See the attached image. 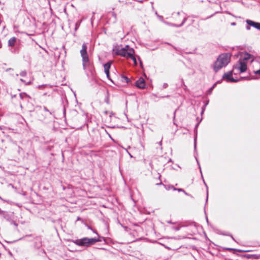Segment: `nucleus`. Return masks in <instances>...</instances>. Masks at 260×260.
<instances>
[{
	"mask_svg": "<svg viewBox=\"0 0 260 260\" xmlns=\"http://www.w3.org/2000/svg\"><path fill=\"white\" fill-rule=\"evenodd\" d=\"M231 55L230 53H222L218 56L213 64L214 71L216 73L221 69L226 67L230 62Z\"/></svg>",
	"mask_w": 260,
	"mask_h": 260,
	"instance_id": "nucleus-1",
	"label": "nucleus"
},
{
	"mask_svg": "<svg viewBox=\"0 0 260 260\" xmlns=\"http://www.w3.org/2000/svg\"><path fill=\"white\" fill-rule=\"evenodd\" d=\"M113 51L117 55H119L122 57L128 58L129 57H131L133 54H135V50L134 49H131L130 50H126L124 49L120 48L119 46H116L113 49Z\"/></svg>",
	"mask_w": 260,
	"mask_h": 260,
	"instance_id": "nucleus-2",
	"label": "nucleus"
},
{
	"mask_svg": "<svg viewBox=\"0 0 260 260\" xmlns=\"http://www.w3.org/2000/svg\"><path fill=\"white\" fill-rule=\"evenodd\" d=\"M87 46L85 43H83L82 46V49L80 50V54L82 59L83 68L84 70L86 67L90 64L89 58L87 54Z\"/></svg>",
	"mask_w": 260,
	"mask_h": 260,
	"instance_id": "nucleus-3",
	"label": "nucleus"
},
{
	"mask_svg": "<svg viewBox=\"0 0 260 260\" xmlns=\"http://www.w3.org/2000/svg\"><path fill=\"white\" fill-rule=\"evenodd\" d=\"M96 241L95 238H83L76 240L74 243L78 246L89 247L94 244Z\"/></svg>",
	"mask_w": 260,
	"mask_h": 260,
	"instance_id": "nucleus-4",
	"label": "nucleus"
},
{
	"mask_svg": "<svg viewBox=\"0 0 260 260\" xmlns=\"http://www.w3.org/2000/svg\"><path fill=\"white\" fill-rule=\"evenodd\" d=\"M247 69L246 62L239 60V61L234 66L233 70H237L240 73L245 72Z\"/></svg>",
	"mask_w": 260,
	"mask_h": 260,
	"instance_id": "nucleus-5",
	"label": "nucleus"
},
{
	"mask_svg": "<svg viewBox=\"0 0 260 260\" xmlns=\"http://www.w3.org/2000/svg\"><path fill=\"white\" fill-rule=\"evenodd\" d=\"M233 71H230L226 73H224L222 76V79H225L227 82H236L239 81L238 79H235L233 77Z\"/></svg>",
	"mask_w": 260,
	"mask_h": 260,
	"instance_id": "nucleus-6",
	"label": "nucleus"
},
{
	"mask_svg": "<svg viewBox=\"0 0 260 260\" xmlns=\"http://www.w3.org/2000/svg\"><path fill=\"white\" fill-rule=\"evenodd\" d=\"M136 86L140 89L146 88V82L145 80L141 77L135 83Z\"/></svg>",
	"mask_w": 260,
	"mask_h": 260,
	"instance_id": "nucleus-7",
	"label": "nucleus"
},
{
	"mask_svg": "<svg viewBox=\"0 0 260 260\" xmlns=\"http://www.w3.org/2000/svg\"><path fill=\"white\" fill-rule=\"evenodd\" d=\"M252 57H253V56L251 54H250L247 52H244V53H242L240 55V57L239 60H241V61H243L246 62V61L252 58Z\"/></svg>",
	"mask_w": 260,
	"mask_h": 260,
	"instance_id": "nucleus-8",
	"label": "nucleus"
},
{
	"mask_svg": "<svg viewBox=\"0 0 260 260\" xmlns=\"http://www.w3.org/2000/svg\"><path fill=\"white\" fill-rule=\"evenodd\" d=\"M112 62L111 61H108L106 63L104 66V71L105 73L106 74V76L109 80H111L110 77V69L111 68Z\"/></svg>",
	"mask_w": 260,
	"mask_h": 260,
	"instance_id": "nucleus-9",
	"label": "nucleus"
},
{
	"mask_svg": "<svg viewBox=\"0 0 260 260\" xmlns=\"http://www.w3.org/2000/svg\"><path fill=\"white\" fill-rule=\"evenodd\" d=\"M246 22L247 24L248 25H250V26H252L258 30H260V23L259 22H256L255 21H253L252 20L247 19L246 20Z\"/></svg>",
	"mask_w": 260,
	"mask_h": 260,
	"instance_id": "nucleus-10",
	"label": "nucleus"
},
{
	"mask_svg": "<svg viewBox=\"0 0 260 260\" xmlns=\"http://www.w3.org/2000/svg\"><path fill=\"white\" fill-rule=\"evenodd\" d=\"M0 215L2 216L5 219L9 221L11 217L10 214L6 211H3L0 209Z\"/></svg>",
	"mask_w": 260,
	"mask_h": 260,
	"instance_id": "nucleus-11",
	"label": "nucleus"
},
{
	"mask_svg": "<svg viewBox=\"0 0 260 260\" xmlns=\"http://www.w3.org/2000/svg\"><path fill=\"white\" fill-rule=\"evenodd\" d=\"M17 40V38L14 37L10 39L8 41V46L14 47L15 45Z\"/></svg>",
	"mask_w": 260,
	"mask_h": 260,
	"instance_id": "nucleus-12",
	"label": "nucleus"
},
{
	"mask_svg": "<svg viewBox=\"0 0 260 260\" xmlns=\"http://www.w3.org/2000/svg\"><path fill=\"white\" fill-rule=\"evenodd\" d=\"M19 97L21 100L26 101H28V99L30 98L29 96L25 92L20 93L19 94Z\"/></svg>",
	"mask_w": 260,
	"mask_h": 260,
	"instance_id": "nucleus-13",
	"label": "nucleus"
},
{
	"mask_svg": "<svg viewBox=\"0 0 260 260\" xmlns=\"http://www.w3.org/2000/svg\"><path fill=\"white\" fill-rule=\"evenodd\" d=\"M121 81L123 82H125V83H128L131 81L130 79L128 77H127L126 76H125L124 75H121Z\"/></svg>",
	"mask_w": 260,
	"mask_h": 260,
	"instance_id": "nucleus-14",
	"label": "nucleus"
},
{
	"mask_svg": "<svg viewBox=\"0 0 260 260\" xmlns=\"http://www.w3.org/2000/svg\"><path fill=\"white\" fill-rule=\"evenodd\" d=\"M186 20H187V18L185 17V18H184V19H183V21H182V23L181 24H178V25H177V24H173V26H174L177 27H181L185 23Z\"/></svg>",
	"mask_w": 260,
	"mask_h": 260,
	"instance_id": "nucleus-15",
	"label": "nucleus"
},
{
	"mask_svg": "<svg viewBox=\"0 0 260 260\" xmlns=\"http://www.w3.org/2000/svg\"><path fill=\"white\" fill-rule=\"evenodd\" d=\"M221 82V81H217L216 83H214L213 86L210 88L208 90V92L209 94H210L211 92H212V91L213 90V89L215 88V87L216 86V84L217 83H219Z\"/></svg>",
	"mask_w": 260,
	"mask_h": 260,
	"instance_id": "nucleus-16",
	"label": "nucleus"
},
{
	"mask_svg": "<svg viewBox=\"0 0 260 260\" xmlns=\"http://www.w3.org/2000/svg\"><path fill=\"white\" fill-rule=\"evenodd\" d=\"M128 58H131L133 60L135 66L137 65L136 57L134 55V54H133L131 57H129Z\"/></svg>",
	"mask_w": 260,
	"mask_h": 260,
	"instance_id": "nucleus-17",
	"label": "nucleus"
},
{
	"mask_svg": "<svg viewBox=\"0 0 260 260\" xmlns=\"http://www.w3.org/2000/svg\"><path fill=\"white\" fill-rule=\"evenodd\" d=\"M166 188V189L167 190H170L171 189H173L174 190V188H175L174 186H173V185H164Z\"/></svg>",
	"mask_w": 260,
	"mask_h": 260,
	"instance_id": "nucleus-18",
	"label": "nucleus"
},
{
	"mask_svg": "<svg viewBox=\"0 0 260 260\" xmlns=\"http://www.w3.org/2000/svg\"><path fill=\"white\" fill-rule=\"evenodd\" d=\"M27 75V72L26 71H23L22 72H21V73H20V75L22 77H25Z\"/></svg>",
	"mask_w": 260,
	"mask_h": 260,
	"instance_id": "nucleus-19",
	"label": "nucleus"
},
{
	"mask_svg": "<svg viewBox=\"0 0 260 260\" xmlns=\"http://www.w3.org/2000/svg\"><path fill=\"white\" fill-rule=\"evenodd\" d=\"M20 81L22 82H23L25 83V85H30L32 83V82L31 81H29L28 82H26L25 81L22 79H20Z\"/></svg>",
	"mask_w": 260,
	"mask_h": 260,
	"instance_id": "nucleus-20",
	"label": "nucleus"
},
{
	"mask_svg": "<svg viewBox=\"0 0 260 260\" xmlns=\"http://www.w3.org/2000/svg\"><path fill=\"white\" fill-rule=\"evenodd\" d=\"M95 240H96V242H101L102 241V240H105V239L104 237H100L99 236V238H95Z\"/></svg>",
	"mask_w": 260,
	"mask_h": 260,
	"instance_id": "nucleus-21",
	"label": "nucleus"
},
{
	"mask_svg": "<svg viewBox=\"0 0 260 260\" xmlns=\"http://www.w3.org/2000/svg\"><path fill=\"white\" fill-rule=\"evenodd\" d=\"M174 190H177L179 192H185V190L182 188H174Z\"/></svg>",
	"mask_w": 260,
	"mask_h": 260,
	"instance_id": "nucleus-22",
	"label": "nucleus"
},
{
	"mask_svg": "<svg viewBox=\"0 0 260 260\" xmlns=\"http://www.w3.org/2000/svg\"><path fill=\"white\" fill-rule=\"evenodd\" d=\"M204 183L205 184V185H206V188H207V198H206V202H207V201H208V186L206 184V183H205V181L204 180Z\"/></svg>",
	"mask_w": 260,
	"mask_h": 260,
	"instance_id": "nucleus-23",
	"label": "nucleus"
},
{
	"mask_svg": "<svg viewBox=\"0 0 260 260\" xmlns=\"http://www.w3.org/2000/svg\"><path fill=\"white\" fill-rule=\"evenodd\" d=\"M207 106V104H205L202 108V111H201V114L202 115L204 111L205 110L206 107Z\"/></svg>",
	"mask_w": 260,
	"mask_h": 260,
	"instance_id": "nucleus-24",
	"label": "nucleus"
},
{
	"mask_svg": "<svg viewBox=\"0 0 260 260\" xmlns=\"http://www.w3.org/2000/svg\"><path fill=\"white\" fill-rule=\"evenodd\" d=\"M122 49H124L125 50H126V51L127 50H130L131 49H133L132 48H131L129 45H126L124 47H122Z\"/></svg>",
	"mask_w": 260,
	"mask_h": 260,
	"instance_id": "nucleus-25",
	"label": "nucleus"
},
{
	"mask_svg": "<svg viewBox=\"0 0 260 260\" xmlns=\"http://www.w3.org/2000/svg\"><path fill=\"white\" fill-rule=\"evenodd\" d=\"M195 158H196V160H197V163H198V165H199V169H200V172H201V174H202V176L203 177L202 173V171H201V166H200V165L199 162V161H198V158H197V157H196V156H195Z\"/></svg>",
	"mask_w": 260,
	"mask_h": 260,
	"instance_id": "nucleus-26",
	"label": "nucleus"
},
{
	"mask_svg": "<svg viewBox=\"0 0 260 260\" xmlns=\"http://www.w3.org/2000/svg\"><path fill=\"white\" fill-rule=\"evenodd\" d=\"M196 147H197V136H195L194 139V148L195 150L196 149Z\"/></svg>",
	"mask_w": 260,
	"mask_h": 260,
	"instance_id": "nucleus-27",
	"label": "nucleus"
},
{
	"mask_svg": "<svg viewBox=\"0 0 260 260\" xmlns=\"http://www.w3.org/2000/svg\"><path fill=\"white\" fill-rule=\"evenodd\" d=\"M43 109H44V110L45 112H48L50 115H51V114H52L51 112H50V111H49V110H48V109L46 107H44Z\"/></svg>",
	"mask_w": 260,
	"mask_h": 260,
	"instance_id": "nucleus-28",
	"label": "nucleus"
},
{
	"mask_svg": "<svg viewBox=\"0 0 260 260\" xmlns=\"http://www.w3.org/2000/svg\"><path fill=\"white\" fill-rule=\"evenodd\" d=\"M137 57H138V59L139 60L141 68H143V63H142V61H141V60L140 59V57L139 56H137Z\"/></svg>",
	"mask_w": 260,
	"mask_h": 260,
	"instance_id": "nucleus-29",
	"label": "nucleus"
},
{
	"mask_svg": "<svg viewBox=\"0 0 260 260\" xmlns=\"http://www.w3.org/2000/svg\"><path fill=\"white\" fill-rule=\"evenodd\" d=\"M199 123H200V122H198V123H197V124L196 125V126H195V128H194V132L196 133H197V127H198V126L199 125Z\"/></svg>",
	"mask_w": 260,
	"mask_h": 260,
	"instance_id": "nucleus-30",
	"label": "nucleus"
},
{
	"mask_svg": "<svg viewBox=\"0 0 260 260\" xmlns=\"http://www.w3.org/2000/svg\"><path fill=\"white\" fill-rule=\"evenodd\" d=\"M226 250H229V251H233V250H237L236 249L232 248H225Z\"/></svg>",
	"mask_w": 260,
	"mask_h": 260,
	"instance_id": "nucleus-31",
	"label": "nucleus"
},
{
	"mask_svg": "<svg viewBox=\"0 0 260 260\" xmlns=\"http://www.w3.org/2000/svg\"><path fill=\"white\" fill-rule=\"evenodd\" d=\"M168 84H167V83H164V84H163V85H162V87H163L164 88H167V87H168Z\"/></svg>",
	"mask_w": 260,
	"mask_h": 260,
	"instance_id": "nucleus-32",
	"label": "nucleus"
},
{
	"mask_svg": "<svg viewBox=\"0 0 260 260\" xmlns=\"http://www.w3.org/2000/svg\"><path fill=\"white\" fill-rule=\"evenodd\" d=\"M246 29L248 30H250V25H248L247 24V25L246 26Z\"/></svg>",
	"mask_w": 260,
	"mask_h": 260,
	"instance_id": "nucleus-33",
	"label": "nucleus"
},
{
	"mask_svg": "<svg viewBox=\"0 0 260 260\" xmlns=\"http://www.w3.org/2000/svg\"><path fill=\"white\" fill-rule=\"evenodd\" d=\"M16 95L15 94H11L12 99H14V98H16Z\"/></svg>",
	"mask_w": 260,
	"mask_h": 260,
	"instance_id": "nucleus-34",
	"label": "nucleus"
},
{
	"mask_svg": "<svg viewBox=\"0 0 260 260\" xmlns=\"http://www.w3.org/2000/svg\"><path fill=\"white\" fill-rule=\"evenodd\" d=\"M231 25L234 26V25H236V23L235 22H232V23H231Z\"/></svg>",
	"mask_w": 260,
	"mask_h": 260,
	"instance_id": "nucleus-35",
	"label": "nucleus"
},
{
	"mask_svg": "<svg viewBox=\"0 0 260 260\" xmlns=\"http://www.w3.org/2000/svg\"><path fill=\"white\" fill-rule=\"evenodd\" d=\"M161 184H162V183H161V182L160 181V183H156V185H161Z\"/></svg>",
	"mask_w": 260,
	"mask_h": 260,
	"instance_id": "nucleus-36",
	"label": "nucleus"
},
{
	"mask_svg": "<svg viewBox=\"0 0 260 260\" xmlns=\"http://www.w3.org/2000/svg\"><path fill=\"white\" fill-rule=\"evenodd\" d=\"M19 105H20V106L21 108H22V104L20 102L19 103Z\"/></svg>",
	"mask_w": 260,
	"mask_h": 260,
	"instance_id": "nucleus-37",
	"label": "nucleus"
},
{
	"mask_svg": "<svg viewBox=\"0 0 260 260\" xmlns=\"http://www.w3.org/2000/svg\"><path fill=\"white\" fill-rule=\"evenodd\" d=\"M230 236L231 237V238H232V239L234 241H235V239L234 238V237H233L232 235H230Z\"/></svg>",
	"mask_w": 260,
	"mask_h": 260,
	"instance_id": "nucleus-38",
	"label": "nucleus"
},
{
	"mask_svg": "<svg viewBox=\"0 0 260 260\" xmlns=\"http://www.w3.org/2000/svg\"><path fill=\"white\" fill-rule=\"evenodd\" d=\"M186 195L187 196H189V194L188 193H187L185 191V192H184Z\"/></svg>",
	"mask_w": 260,
	"mask_h": 260,
	"instance_id": "nucleus-39",
	"label": "nucleus"
},
{
	"mask_svg": "<svg viewBox=\"0 0 260 260\" xmlns=\"http://www.w3.org/2000/svg\"><path fill=\"white\" fill-rule=\"evenodd\" d=\"M186 195L187 196H189V194L188 193H187L185 191V192H184Z\"/></svg>",
	"mask_w": 260,
	"mask_h": 260,
	"instance_id": "nucleus-40",
	"label": "nucleus"
},
{
	"mask_svg": "<svg viewBox=\"0 0 260 260\" xmlns=\"http://www.w3.org/2000/svg\"><path fill=\"white\" fill-rule=\"evenodd\" d=\"M2 47V43L0 42V48H1Z\"/></svg>",
	"mask_w": 260,
	"mask_h": 260,
	"instance_id": "nucleus-41",
	"label": "nucleus"
},
{
	"mask_svg": "<svg viewBox=\"0 0 260 260\" xmlns=\"http://www.w3.org/2000/svg\"><path fill=\"white\" fill-rule=\"evenodd\" d=\"M206 218L207 222H208V217H207V216H206Z\"/></svg>",
	"mask_w": 260,
	"mask_h": 260,
	"instance_id": "nucleus-42",
	"label": "nucleus"
},
{
	"mask_svg": "<svg viewBox=\"0 0 260 260\" xmlns=\"http://www.w3.org/2000/svg\"><path fill=\"white\" fill-rule=\"evenodd\" d=\"M159 144L160 145H161V141H160L159 142Z\"/></svg>",
	"mask_w": 260,
	"mask_h": 260,
	"instance_id": "nucleus-43",
	"label": "nucleus"
},
{
	"mask_svg": "<svg viewBox=\"0 0 260 260\" xmlns=\"http://www.w3.org/2000/svg\"><path fill=\"white\" fill-rule=\"evenodd\" d=\"M80 218L79 217H78L77 218V220H80Z\"/></svg>",
	"mask_w": 260,
	"mask_h": 260,
	"instance_id": "nucleus-44",
	"label": "nucleus"
},
{
	"mask_svg": "<svg viewBox=\"0 0 260 260\" xmlns=\"http://www.w3.org/2000/svg\"><path fill=\"white\" fill-rule=\"evenodd\" d=\"M63 113H65V108H63Z\"/></svg>",
	"mask_w": 260,
	"mask_h": 260,
	"instance_id": "nucleus-45",
	"label": "nucleus"
},
{
	"mask_svg": "<svg viewBox=\"0 0 260 260\" xmlns=\"http://www.w3.org/2000/svg\"><path fill=\"white\" fill-rule=\"evenodd\" d=\"M179 230V228H176V230Z\"/></svg>",
	"mask_w": 260,
	"mask_h": 260,
	"instance_id": "nucleus-46",
	"label": "nucleus"
},
{
	"mask_svg": "<svg viewBox=\"0 0 260 260\" xmlns=\"http://www.w3.org/2000/svg\"><path fill=\"white\" fill-rule=\"evenodd\" d=\"M180 14V12L177 13V15H179Z\"/></svg>",
	"mask_w": 260,
	"mask_h": 260,
	"instance_id": "nucleus-47",
	"label": "nucleus"
},
{
	"mask_svg": "<svg viewBox=\"0 0 260 260\" xmlns=\"http://www.w3.org/2000/svg\"><path fill=\"white\" fill-rule=\"evenodd\" d=\"M205 104H207V105L208 104V101L207 103H206Z\"/></svg>",
	"mask_w": 260,
	"mask_h": 260,
	"instance_id": "nucleus-48",
	"label": "nucleus"
},
{
	"mask_svg": "<svg viewBox=\"0 0 260 260\" xmlns=\"http://www.w3.org/2000/svg\"><path fill=\"white\" fill-rule=\"evenodd\" d=\"M21 149H19V152L20 153V151H21Z\"/></svg>",
	"mask_w": 260,
	"mask_h": 260,
	"instance_id": "nucleus-49",
	"label": "nucleus"
},
{
	"mask_svg": "<svg viewBox=\"0 0 260 260\" xmlns=\"http://www.w3.org/2000/svg\"><path fill=\"white\" fill-rule=\"evenodd\" d=\"M20 1H21L22 2H23V0H20Z\"/></svg>",
	"mask_w": 260,
	"mask_h": 260,
	"instance_id": "nucleus-50",
	"label": "nucleus"
},
{
	"mask_svg": "<svg viewBox=\"0 0 260 260\" xmlns=\"http://www.w3.org/2000/svg\"><path fill=\"white\" fill-rule=\"evenodd\" d=\"M175 113H176V111H174V114H175Z\"/></svg>",
	"mask_w": 260,
	"mask_h": 260,
	"instance_id": "nucleus-51",
	"label": "nucleus"
}]
</instances>
